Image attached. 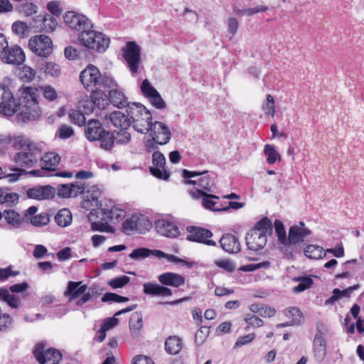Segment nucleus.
I'll list each match as a JSON object with an SVG mask.
<instances>
[{
	"instance_id": "obj_1",
	"label": "nucleus",
	"mask_w": 364,
	"mask_h": 364,
	"mask_svg": "<svg viewBox=\"0 0 364 364\" xmlns=\"http://www.w3.org/2000/svg\"><path fill=\"white\" fill-rule=\"evenodd\" d=\"M19 92L21 95L17 106L20 112L16 117L17 122L26 123L38 119L41 114L38 103L40 90L36 87H22Z\"/></svg>"
},
{
	"instance_id": "obj_2",
	"label": "nucleus",
	"mask_w": 364,
	"mask_h": 364,
	"mask_svg": "<svg viewBox=\"0 0 364 364\" xmlns=\"http://www.w3.org/2000/svg\"><path fill=\"white\" fill-rule=\"evenodd\" d=\"M182 176L185 184L196 186L194 190L189 191V194L194 199H198L203 195L215 192L216 190L215 175L213 172L191 171L183 169Z\"/></svg>"
},
{
	"instance_id": "obj_3",
	"label": "nucleus",
	"mask_w": 364,
	"mask_h": 364,
	"mask_svg": "<svg viewBox=\"0 0 364 364\" xmlns=\"http://www.w3.org/2000/svg\"><path fill=\"white\" fill-rule=\"evenodd\" d=\"M15 149L18 150L13 161L20 167L31 168L35 166L41 158L42 149L40 145L17 136L15 139Z\"/></svg>"
},
{
	"instance_id": "obj_4",
	"label": "nucleus",
	"mask_w": 364,
	"mask_h": 364,
	"mask_svg": "<svg viewBox=\"0 0 364 364\" xmlns=\"http://www.w3.org/2000/svg\"><path fill=\"white\" fill-rule=\"evenodd\" d=\"M80 80L84 87L90 92L115 85V80L112 77L102 75L99 69L91 64L80 73Z\"/></svg>"
},
{
	"instance_id": "obj_5",
	"label": "nucleus",
	"mask_w": 364,
	"mask_h": 364,
	"mask_svg": "<svg viewBox=\"0 0 364 364\" xmlns=\"http://www.w3.org/2000/svg\"><path fill=\"white\" fill-rule=\"evenodd\" d=\"M272 232V221L267 217L259 220L246 235V244L249 250L257 251L267 244V236Z\"/></svg>"
},
{
	"instance_id": "obj_6",
	"label": "nucleus",
	"mask_w": 364,
	"mask_h": 364,
	"mask_svg": "<svg viewBox=\"0 0 364 364\" xmlns=\"http://www.w3.org/2000/svg\"><path fill=\"white\" fill-rule=\"evenodd\" d=\"M127 112L130 117L131 124L137 132L146 134L151 126L152 117L150 112L142 105L132 103L128 105Z\"/></svg>"
},
{
	"instance_id": "obj_7",
	"label": "nucleus",
	"mask_w": 364,
	"mask_h": 364,
	"mask_svg": "<svg viewBox=\"0 0 364 364\" xmlns=\"http://www.w3.org/2000/svg\"><path fill=\"white\" fill-rule=\"evenodd\" d=\"M85 136L90 141H100V147L109 151L112 148V136L106 131L102 124L97 119L89 120L85 127Z\"/></svg>"
},
{
	"instance_id": "obj_8",
	"label": "nucleus",
	"mask_w": 364,
	"mask_h": 364,
	"mask_svg": "<svg viewBox=\"0 0 364 364\" xmlns=\"http://www.w3.org/2000/svg\"><path fill=\"white\" fill-rule=\"evenodd\" d=\"M80 43L88 49H92L98 53H103L109 45V38L100 32H97L90 28L87 32H83L78 37Z\"/></svg>"
},
{
	"instance_id": "obj_9",
	"label": "nucleus",
	"mask_w": 364,
	"mask_h": 364,
	"mask_svg": "<svg viewBox=\"0 0 364 364\" xmlns=\"http://www.w3.org/2000/svg\"><path fill=\"white\" fill-rule=\"evenodd\" d=\"M152 223L149 218L142 214H134L123 223L125 232H136L145 234L152 228Z\"/></svg>"
},
{
	"instance_id": "obj_10",
	"label": "nucleus",
	"mask_w": 364,
	"mask_h": 364,
	"mask_svg": "<svg viewBox=\"0 0 364 364\" xmlns=\"http://www.w3.org/2000/svg\"><path fill=\"white\" fill-rule=\"evenodd\" d=\"M122 52L130 72L135 75L141 63L139 46L134 41H129L122 49Z\"/></svg>"
},
{
	"instance_id": "obj_11",
	"label": "nucleus",
	"mask_w": 364,
	"mask_h": 364,
	"mask_svg": "<svg viewBox=\"0 0 364 364\" xmlns=\"http://www.w3.org/2000/svg\"><path fill=\"white\" fill-rule=\"evenodd\" d=\"M63 18L65 23L70 28L80 33L79 36L93 27L91 21L85 16L75 11H70L66 12L63 16Z\"/></svg>"
},
{
	"instance_id": "obj_12",
	"label": "nucleus",
	"mask_w": 364,
	"mask_h": 364,
	"mask_svg": "<svg viewBox=\"0 0 364 364\" xmlns=\"http://www.w3.org/2000/svg\"><path fill=\"white\" fill-rule=\"evenodd\" d=\"M46 343L41 341L37 343L33 350L35 358L40 364H45L48 361L58 364L62 360L61 353L53 348L45 350Z\"/></svg>"
},
{
	"instance_id": "obj_13",
	"label": "nucleus",
	"mask_w": 364,
	"mask_h": 364,
	"mask_svg": "<svg viewBox=\"0 0 364 364\" xmlns=\"http://www.w3.org/2000/svg\"><path fill=\"white\" fill-rule=\"evenodd\" d=\"M28 46L33 53L41 57H48L53 51L51 39L46 35H36L30 38Z\"/></svg>"
},
{
	"instance_id": "obj_14",
	"label": "nucleus",
	"mask_w": 364,
	"mask_h": 364,
	"mask_svg": "<svg viewBox=\"0 0 364 364\" xmlns=\"http://www.w3.org/2000/svg\"><path fill=\"white\" fill-rule=\"evenodd\" d=\"M17 111V102L13 93L7 87L0 85V114L6 117H11Z\"/></svg>"
},
{
	"instance_id": "obj_15",
	"label": "nucleus",
	"mask_w": 364,
	"mask_h": 364,
	"mask_svg": "<svg viewBox=\"0 0 364 364\" xmlns=\"http://www.w3.org/2000/svg\"><path fill=\"white\" fill-rule=\"evenodd\" d=\"M41 152V160L43 163V166L41 169L33 170L29 172V174L37 176H48V171H54L56 170V167L60 161V156L55 152H48L46 154H42Z\"/></svg>"
},
{
	"instance_id": "obj_16",
	"label": "nucleus",
	"mask_w": 364,
	"mask_h": 364,
	"mask_svg": "<svg viewBox=\"0 0 364 364\" xmlns=\"http://www.w3.org/2000/svg\"><path fill=\"white\" fill-rule=\"evenodd\" d=\"M188 235L186 236V240L188 241L203 243L208 246H216L217 243L210 238L213 237V232L205 228L189 226L187 228Z\"/></svg>"
},
{
	"instance_id": "obj_17",
	"label": "nucleus",
	"mask_w": 364,
	"mask_h": 364,
	"mask_svg": "<svg viewBox=\"0 0 364 364\" xmlns=\"http://www.w3.org/2000/svg\"><path fill=\"white\" fill-rule=\"evenodd\" d=\"M96 217L107 222L118 223L122 220L126 215L124 210L114 205L103 207L95 210Z\"/></svg>"
},
{
	"instance_id": "obj_18",
	"label": "nucleus",
	"mask_w": 364,
	"mask_h": 364,
	"mask_svg": "<svg viewBox=\"0 0 364 364\" xmlns=\"http://www.w3.org/2000/svg\"><path fill=\"white\" fill-rule=\"evenodd\" d=\"M149 132L151 138L160 145L168 144L171 137L168 127L161 122H155L153 123Z\"/></svg>"
},
{
	"instance_id": "obj_19",
	"label": "nucleus",
	"mask_w": 364,
	"mask_h": 364,
	"mask_svg": "<svg viewBox=\"0 0 364 364\" xmlns=\"http://www.w3.org/2000/svg\"><path fill=\"white\" fill-rule=\"evenodd\" d=\"M85 188V183L78 181L60 184L57 187L58 196L65 198H75L83 193Z\"/></svg>"
},
{
	"instance_id": "obj_20",
	"label": "nucleus",
	"mask_w": 364,
	"mask_h": 364,
	"mask_svg": "<svg viewBox=\"0 0 364 364\" xmlns=\"http://www.w3.org/2000/svg\"><path fill=\"white\" fill-rule=\"evenodd\" d=\"M101 196V191L97 186H92L90 191H88V194L86 196V199H85L81 205L83 208L87 210L90 209V220H91V218L94 215H96L95 210L99 208H103L102 205L99 200V198Z\"/></svg>"
},
{
	"instance_id": "obj_21",
	"label": "nucleus",
	"mask_w": 364,
	"mask_h": 364,
	"mask_svg": "<svg viewBox=\"0 0 364 364\" xmlns=\"http://www.w3.org/2000/svg\"><path fill=\"white\" fill-rule=\"evenodd\" d=\"M311 234V230L305 227L304 222L291 226L289 230L288 242L291 245H298L304 241V238Z\"/></svg>"
},
{
	"instance_id": "obj_22",
	"label": "nucleus",
	"mask_w": 364,
	"mask_h": 364,
	"mask_svg": "<svg viewBox=\"0 0 364 364\" xmlns=\"http://www.w3.org/2000/svg\"><path fill=\"white\" fill-rule=\"evenodd\" d=\"M55 188L50 186H36L27 190L26 196L38 200H50L55 196Z\"/></svg>"
},
{
	"instance_id": "obj_23",
	"label": "nucleus",
	"mask_w": 364,
	"mask_h": 364,
	"mask_svg": "<svg viewBox=\"0 0 364 364\" xmlns=\"http://www.w3.org/2000/svg\"><path fill=\"white\" fill-rule=\"evenodd\" d=\"M109 92V103L112 104L114 107L122 108L128 105H131L127 102V98L124 94L122 89L119 87L117 82L112 87L104 88Z\"/></svg>"
},
{
	"instance_id": "obj_24",
	"label": "nucleus",
	"mask_w": 364,
	"mask_h": 364,
	"mask_svg": "<svg viewBox=\"0 0 364 364\" xmlns=\"http://www.w3.org/2000/svg\"><path fill=\"white\" fill-rule=\"evenodd\" d=\"M154 226L159 234L167 237H176L179 234L177 225L167 220H158L155 222Z\"/></svg>"
},
{
	"instance_id": "obj_25",
	"label": "nucleus",
	"mask_w": 364,
	"mask_h": 364,
	"mask_svg": "<svg viewBox=\"0 0 364 364\" xmlns=\"http://www.w3.org/2000/svg\"><path fill=\"white\" fill-rule=\"evenodd\" d=\"M4 220L10 228H19L24 220V218L14 209H6L0 211V221Z\"/></svg>"
},
{
	"instance_id": "obj_26",
	"label": "nucleus",
	"mask_w": 364,
	"mask_h": 364,
	"mask_svg": "<svg viewBox=\"0 0 364 364\" xmlns=\"http://www.w3.org/2000/svg\"><path fill=\"white\" fill-rule=\"evenodd\" d=\"M200 198H202V205L205 209L218 212L226 211L227 205L223 204V201L219 197L208 193L203 195Z\"/></svg>"
},
{
	"instance_id": "obj_27",
	"label": "nucleus",
	"mask_w": 364,
	"mask_h": 364,
	"mask_svg": "<svg viewBox=\"0 0 364 364\" xmlns=\"http://www.w3.org/2000/svg\"><path fill=\"white\" fill-rule=\"evenodd\" d=\"M220 247L228 253H237L240 250L238 238L232 234H225L220 240Z\"/></svg>"
},
{
	"instance_id": "obj_28",
	"label": "nucleus",
	"mask_w": 364,
	"mask_h": 364,
	"mask_svg": "<svg viewBox=\"0 0 364 364\" xmlns=\"http://www.w3.org/2000/svg\"><path fill=\"white\" fill-rule=\"evenodd\" d=\"M159 282L164 286L179 287L185 284V278L177 273L166 272L158 277Z\"/></svg>"
},
{
	"instance_id": "obj_29",
	"label": "nucleus",
	"mask_w": 364,
	"mask_h": 364,
	"mask_svg": "<svg viewBox=\"0 0 364 364\" xmlns=\"http://www.w3.org/2000/svg\"><path fill=\"white\" fill-rule=\"evenodd\" d=\"M2 58L6 59L7 63L20 65L25 60V54L19 46H15L9 48Z\"/></svg>"
},
{
	"instance_id": "obj_30",
	"label": "nucleus",
	"mask_w": 364,
	"mask_h": 364,
	"mask_svg": "<svg viewBox=\"0 0 364 364\" xmlns=\"http://www.w3.org/2000/svg\"><path fill=\"white\" fill-rule=\"evenodd\" d=\"M143 291L145 294L151 296H168L172 294V290L157 283L147 282L143 284Z\"/></svg>"
},
{
	"instance_id": "obj_31",
	"label": "nucleus",
	"mask_w": 364,
	"mask_h": 364,
	"mask_svg": "<svg viewBox=\"0 0 364 364\" xmlns=\"http://www.w3.org/2000/svg\"><path fill=\"white\" fill-rule=\"evenodd\" d=\"M109 119L112 124L120 129H129L131 125L130 117L120 111H115L109 114Z\"/></svg>"
},
{
	"instance_id": "obj_32",
	"label": "nucleus",
	"mask_w": 364,
	"mask_h": 364,
	"mask_svg": "<svg viewBox=\"0 0 364 364\" xmlns=\"http://www.w3.org/2000/svg\"><path fill=\"white\" fill-rule=\"evenodd\" d=\"M81 282H69L67 290L65 292V296H70L69 301H71L85 293L87 287L86 284H81Z\"/></svg>"
},
{
	"instance_id": "obj_33",
	"label": "nucleus",
	"mask_w": 364,
	"mask_h": 364,
	"mask_svg": "<svg viewBox=\"0 0 364 364\" xmlns=\"http://www.w3.org/2000/svg\"><path fill=\"white\" fill-rule=\"evenodd\" d=\"M315 357L318 361H322L326 355V341L321 333H316L314 341Z\"/></svg>"
},
{
	"instance_id": "obj_34",
	"label": "nucleus",
	"mask_w": 364,
	"mask_h": 364,
	"mask_svg": "<svg viewBox=\"0 0 364 364\" xmlns=\"http://www.w3.org/2000/svg\"><path fill=\"white\" fill-rule=\"evenodd\" d=\"M91 98L99 109H105L109 104V95H107L102 89L95 90L91 92Z\"/></svg>"
},
{
	"instance_id": "obj_35",
	"label": "nucleus",
	"mask_w": 364,
	"mask_h": 364,
	"mask_svg": "<svg viewBox=\"0 0 364 364\" xmlns=\"http://www.w3.org/2000/svg\"><path fill=\"white\" fill-rule=\"evenodd\" d=\"M182 347V340L178 336H169L165 341V350L170 355L179 353Z\"/></svg>"
},
{
	"instance_id": "obj_36",
	"label": "nucleus",
	"mask_w": 364,
	"mask_h": 364,
	"mask_svg": "<svg viewBox=\"0 0 364 364\" xmlns=\"http://www.w3.org/2000/svg\"><path fill=\"white\" fill-rule=\"evenodd\" d=\"M18 198L16 193L11 192L9 189L0 188V204L12 207L18 203Z\"/></svg>"
},
{
	"instance_id": "obj_37",
	"label": "nucleus",
	"mask_w": 364,
	"mask_h": 364,
	"mask_svg": "<svg viewBox=\"0 0 364 364\" xmlns=\"http://www.w3.org/2000/svg\"><path fill=\"white\" fill-rule=\"evenodd\" d=\"M73 220L72 213L68 208L60 210L55 215V223L61 227H67L70 225Z\"/></svg>"
},
{
	"instance_id": "obj_38",
	"label": "nucleus",
	"mask_w": 364,
	"mask_h": 364,
	"mask_svg": "<svg viewBox=\"0 0 364 364\" xmlns=\"http://www.w3.org/2000/svg\"><path fill=\"white\" fill-rule=\"evenodd\" d=\"M292 281L299 282V284L293 288L294 293H300L311 287L314 281L310 276L296 277Z\"/></svg>"
},
{
	"instance_id": "obj_39",
	"label": "nucleus",
	"mask_w": 364,
	"mask_h": 364,
	"mask_svg": "<svg viewBox=\"0 0 364 364\" xmlns=\"http://www.w3.org/2000/svg\"><path fill=\"white\" fill-rule=\"evenodd\" d=\"M284 315L291 318L293 325L301 324L304 322V318L302 312L297 307H290L284 311Z\"/></svg>"
},
{
	"instance_id": "obj_40",
	"label": "nucleus",
	"mask_w": 364,
	"mask_h": 364,
	"mask_svg": "<svg viewBox=\"0 0 364 364\" xmlns=\"http://www.w3.org/2000/svg\"><path fill=\"white\" fill-rule=\"evenodd\" d=\"M304 255L314 259H319L324 257L325 250L322 247L316 245H309L304 249Z\"/></svg>"
},
{
	"instance_id": "obj_41",
	"label": "nucleus",
	"mask_w": 364,
	"mask_h": 364,
	"mask_svg": "<svg viewBox=\"0 0 364 364\" xmlns=\"http://www.w3.org/2000/svg\"><path fill=\"white\" fill-rule=\"evenodd\" d=\"M128 129H120L119 132H114L112 134V146L114 142L117 144H127L131 140V134L127 132Z\"/></svg>"
},
{
	"instance_id": "obj_42",
	"label": "nucleus",
	"mask_w": 364,
	"mask_h": 364,
	"mask_svg": "<svg viewBox=\"0 0 364 364\" xmlns=\"http://www.w3.org/2000/svg\"><path fill=\"white\" fill-rule=\"evenodd\" d=\"M109 222L100 220L91 223V230L92 231H98L101 232L114 233L115 228L108 224Z\"/></svg>"
},
{
	"instance_id": "obj_43",
	"label": "nucleus",
	"mask_w": 364,
	"mask_h": 364,
	"mask_svg": "<svg viewBox=\"0 0 364 364\" xmlns=\"http://www.w3.org/2000/svg\"><path fill=\"white\" fill-rule=\"evenodd\" d=\"M41 70L52 77H58L60 75V65L53 62H48L45 65H42Z\"/></svg>"
},
{
	"instance_id": "obj_44",
	"label": "nucleus",
	"mask_w": 364,
	"mask_h": 364,
	"mask_svg": "<svg viewBox=\"0 0 364 364\" xmlns=\"http://www.w3.org/2000/svg\"><path fill=\"white\" fill-rule=\"evenodd\" d=\"M12 31L21 38L26 36L29 32L27 24L19 21H15L12 24Z\"/></svg>"
},
{
	"instance_id": "obj_45",
	"label": "nucleus",
	"mask_w": 364,
	"mask_h": 364,
	"mask_svg": "<svg viewBox=\"0 0 364 364\" xmlns=\"http://www.w3.org/2000/svg\"><path fill=\"white\" fill-rule=\"evenodd\" d=\"M264 154L267 156V161L269 164H274L277 158L280 159V156L271 144H266L264 149Z\"/></svg>"
},
{
	"instance_id": "obj_46",
	"label": "nucleus",
	"mask_w": 364,
	"mask_h": 364,
	"mask_svg": "<svg viewBox=\"0 0 364 364\" xmlns=\"http://www.w3.org/2000/svg\"><path fill=\"white\" fill-rule=\"evenodd\" d=\"M129 299L128 297L120 296L117 294L112 292L105 293L101 299L102 302H127Z\"/></svg>"
},
{
	"instance_id": "obj_47",
	"label": "nucleus",
	"mask_w": 364,
	"mask_h": 364,
	"mask_svg": "<svg viewBox=\"0 0 364 364\" xmlns=\"http://www.w3.org/2000/svg\"><path fill=\"white\" fill-rule=\"evenodd\" d=\"M143 326L142 315L139 312H134L129 319V328L134 330H140Z\"/></svg>"
},
{
	"instance_id": "obj_48",
	"label": "nucleus",
	"mask_w": 364,
	"mask_h": 364,
	"mask_svg": "<svg viewBox=\"0 0 364 364\" xmlns=\"http://www.w3.org/2000/svg\"><path fill=\"white\" fill-rule=\"evenodd\" d=\"M152 253L151 250L146 248H136L134 249L129 255V257L135 260H140L141 259L149 257Z\"/></svg>"
},
{
	"instance_id": "obj_49",
	"label": "nucleus",
	"mask_w": 364,
	"mask_h": 364,
	"mask_svg": "<svg viewBox=\"0 0 364 364\" xmlns=\"http://www.w3.org/2000/svg\"><path fill=\"white\" fill-rule=\"evenodd\" d=\"M274 228L279 242L282 244H287L288 239H287L286 231L283 223L279 220H276L274 222Z\"/></svg>"
},
{
	"instance_id": "obj_50",
	"label": "nucleus",
	"mask_w": 364,
	"mask_h": 364,
	"mask_svg": "<svg viewBox=\"0 0 364 364\" xmlns=\"http://www.w3.org/2000/svg\"><path fill=\"white\" fill-rule=\"evenodd\" d=\"M209 328L203 326H201L195 334V342L197 346H201L206 340L209 335Z\"/></svg>"
},
{
	"instance_id": "obj_51",
	"label": "nucleus",
	"mask_w": 364,
	"mask_h": 364,
	"mask_svg": "<svg viewBox=\"0 0 364 364\" xmlns=\"http://www.w3.org/2000/svg\"><path fill=\"white\" fill-rule=\"evenodd\" d=\"M49 222L50 218L46 213H41L31 218V224L36 227L46 225Z\"/></svg>"
},
{
	"instance_id": "obj_52",
	"label": "nucleus",
	"mask_w": 364,
	"mask_h": 364,
	"mask_svg": "<svg viewBox=\"0 0 364 364\" xmlns=\"http://www.w3.org/2000/svg\"><path fill=\"white\" fill-rule=\"evenodd\" d=\"M245 321L247 324L245 328V331H248L250 327H260L264 325V321L257 316L247 314L245 317Z\"/></svg>"
},
{
	"instance_id": "obj_53",
	"label": "nucleus",
	"mask_w": 364,
	"mask_h": 364,
	"mask_svg": "<svg viewBox=\"0 0 364 364\" xmlns=\"http://www.w3.org/2000/svg\"><path fill=\"white\" fill-rule=\"evenodd\" d=\"M85 114V113L81 110L74 109L70 113V118L73 123L81 127L85 124L86 119Z\"/></svg>"
},
{
	"instance_id": "obj_54",
	"label": "nucleus",
	"mask_w": 364,
	"mask_h": 364,
	"mask_svg": "<svg viewBox=\"0 0 364 364\" xmlns=\"http://www.w3.org/2000/svg\"><path fill=\"white\" fill-rule=\"evenodd\" d=\"M38 89L40 90V95L42 93L44 97L49 101H53L58 97L55 90L50 85L41 87Z\"/></svg>"
},
{
	"instance_id": "obj_55",
	"label": "nucleus",
	"mask_w": 364,
	"mask_h": 364,
	"mask_svg": "<svg viewBox=\"0 0 364 364\" xmlns=\"http://www.w3.org/2000/svg\"><path fill=\"white\" fill-rule=\"evenodd\" d=\"M57 26V21L55 17L48 15L43 19L42 28L46 32H53Z\"/></svg>"
},
{
	"instance_id": "obj_56",
	"label": "nucleus",
	"mask_w": 364,
	"mask_h": 364,
	"mask_svg": "<svg viewBox=\"0 0 364 364\" xmlns=\"http://www.w3.org/2000/svg\"><path fill=\"white\" fill-rule=\"evenodd\" d=\"M141 90L143 95L148 99L152 97L154 94H157L158 92L146 79L142 81Z\"/></svg>"
},
{
	"instance_id": "obj_57",
	"label": "nucleus",
	"mask_w": 364,
	"mask_h": 364,
	"mask_svg": "<svg viewBox=\"0 0 364 364\" xmlns=\"http://www.w3.org/2000/svg\"><path fill=\"white\" fill-rule=\"evenodd\" d=\"M130 278L127 276H121L114 278L108 282V284L113 289L122 288L129 283Z\"/></svg>"
},
{
	"instance_id": "obj_58",
	"label": "nucleus",
	"mask_w": 364,
	"mask_h": 364,
	"mask_svg": "<svg viewBox=\"0 0 364 364\" xmlns=\"http://www.w3.org/2000/svg\"><path fill=\"white\" fill-rule=\"evenodd\" d=\"M149 171L154 176L159 179L168 180L170 176V173L164 167H150Z\"/></svg>"
},
{
	"instance_id": "obj_59",
	"label": "nucleus",
	"mask_w": 364,
	"mask_h": 364,
	"mask_svg": "<svg viewBox=\"0 0 364 364\" xmlns=\"http://www.w3.org/2000/svg\"><path fill=\"white\" fill-rule=\"evenodd\" d=\"M12 318L8 314H0V331H6L11 327Z\"/></svg>"
},
{
	"instance_id": "obj_60",
	"label": "nucleus",
	"mask_w": 364,
	"mask_h": 364,
	"mask_svg": "<svg viewBox=\"0 0 364 364\" xmlns=\"http://www.w3.org/2000/svg\"><path fill=\"white\" fill-rule=\"evenodd\" d=\"M263 109L266 114L274 116L275 112L274 100L271 95L267 96V102L263 105Z\"/></svg>"
},
{
	"instance_id": "obj_61",
	"label": "nucleus",
	"mask_w": 364,
	"mask_h": 364,
	"mask_svg": "<svg viewBox=\"0 0 364 364\" xmlns=\"http://www.w3.org/2000/svg\"><path fill=\"white\" fill-rule=\"evenodd\" d=\"M149 100L151 104L156 109H162L166 107V103L159 92H157V94L152 95V97H151Z\"/></svg>"
},
{
	"instance_id": "obj_62",
	"label": "nucleus",
	"mask_w": 364,
	"mask_h": 364,
	"mask_svg": "<svg viewBox=\"0 0 364 364\" xmlns=\"http://www.w3.org/2000/svg\"><path fill=\"white\" fill-rule=\"evenodd\" d=\"M152 162L154 166V167H164L166 158L161 152L154 151L152 154Z\"/></svg>"
},
{
	"instance_id": "obj_63",
	"label": "nucleus",
	"mask_w": 364,
	"mask_h": 364,
	"mask_svg": "<svg viewBox=\"0 0 364 364\" xmlns=\"http://www.w3.org/2000/svg\"><path fill=\"white\" fill-rule=\"evenodd\" d=\"M21 12L26 16H30L37 12V6L33 3H26L21 6Z\"/></svg>"
},
{
	"instance_id": "obj_64",
	"label": "nucleus",
	"mask_w": 364,
	"mask_h": 364,
	"mask_svg": "<svg viewBox=\"0 0 364 364\" xmlns=\"http://www.w3.org/2000/svg\"><path fill=\"white\" fill-rule=\"evenodd\" d=\"M215 264L222 269L227 270L229 272H232L235 270V266L234 263L229 259H221L215 261Z\"/></svg>"
}]
</instances>
